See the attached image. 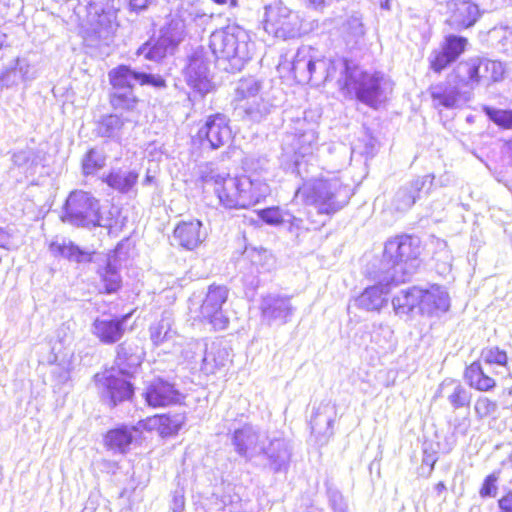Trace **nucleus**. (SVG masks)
Masks as SVG:
<instances>
[{
	"instance_id": "f257e3e1",
	"label": "nucleus",
	"mask_w": 512,
	"mask_h": 512,
	"mask_svg": "<svg viewBox=\"0 0 512 512\" xmlns=\"http://www.w3.org/2000/svg\"><path fill=\"white\" fill-rule=\"evenodd\" d=\"M202 182L214 187L219 202L226 208H249L270 193L267 182L259 175L231 177L214 170L201 172Z\"/></svg>"
},
{
	"instance_id": "f03ea898",
	"label": "nucleus",
	"mask_w": 512,
	"mask_h": 512,
	"mask_svg": "<svg viewBox=\"0 0 512 512\" xmlns=\"http://www.w3.org/2000/svg\"><path fill=\"white\" fill-rule=\"evenodd\" d=\"M336 65L341 73L338 79L341 90L371 108L377 109L385 103L393 91L392 80L382 72L351 67L345 59H338L333 67Z\"/></svg>"
},
{
	"instance_id": "7ed1b4c3",
	"label": "nucleus",
	"mask_w": 512,
	"mask_h": 512,
	"mask_svg": "<svg viewBox=\"0 0 512 512\" xmlns=\"http://www.w3.org/2000/svg\"><path fill=\"white\" fill-rule=\"evenodd\" d=\"M420 254L419 241L408 235L390 239L386 242L380 261V283L399 284L408 280Z\"/></svg>"
},
{
	"instance_id": "20e7f679",
	"label": "nucleus",
	"mask_w": 512,
	"mask_h": 512,
	"mask_svg": "<svg viewBox=\"0 0 512 512\" xmlns=\"http://www.w3.org/2000/svg\"><path fill=\"white\" fill-rule=\"evenodd\" d=\"M209 47L218 61L229 64L224 69L231 71H240L251 59L254 50L248 32L237 25H229L213 32Z\"/></svg>"
},
{
	"instance_id": "39448f33",
	"label": "nucleus",
	"mask_w": 512,
	"mask_h": 512,
	"mask_svg": "<svg viewBox=\"0 0 512 512\" xmlns=\"http://www.w3.org/2000/svg\"><path fill=\"white\" fill-rule=\"evenodd\" d=\"M109 80L115 90L111 96L112 106L115 109L128 111L133 110L138 102L132 91L135 83L151 85L155 88L166 86L165 80L161 76L138 72L125 65L111 70Z\"/></svg>"
},
{
	"instance_id": "423d86ee",
	"label": "nucleus",
	"mask_w": 512,
	"mask_h": 512,
	"mask_svg": "<svg viewBox=\"0 0 512 512\" xmlns=\"http://www.w3.org/2000/svg\"><path fill=\"white\" fill-rule=\"evenodd\" d=\"M294 199L314 206L320 214H333L347 203V189L337 180L305 182L295 192Z\"/></svg>"
},
{
	"instance_id": "0eeeda50",
	"label": "nucleus",
	"mask_w": 512,
	"mask_h": 512,
	"mask_svg": "<svg viewBox=\"0 0 512 512\" xmlns=\"http://www.w3.org/2000/svg\"><path fill=\"white\" fill-rule=\"evenodd\" d=\"M337 60H327L318 56V52L311 46H301L292 61V72L299 83L318 84L335 76L339 67L333 65Z\"/></svg>"
},
{
	"instance_id": "6e6552de",
	"label": "nucleus",
	"mask_w": 512,
	"mask_h": 512,
	"mask_svg": "<svg viewBox=\"0 0 512 512\" xmlns=\"http://www.w3.org/2000/svg\"><path fill=\"white\" fill-rule=\"evenodd\" d=\"M99 202L90 193L84 191L71 192L66 200L64 214L61 219L75 226L100 225Z\"/></svg>"
},
{
	"instance_id": "1a4fd4ad",
	"label": "nucleus",
	"mask_w": 512,
	"mask_h": 512,
	"mask_svg": "<svg viewBox=\"0 0 512 512\" xmlns=\"http://www.w3.org/2000/svg\"><path fill=\"white\" fill-rule=\"evenodd\" d=\"M264 29L276 38H295L301 34V19L281 1H275L265 8Z\"/></svg>"
},
{
	"instance_id": "9d476101",
	"label": "nucleus",
	"mask_w": 512,
	"mask_h": 512,
	"mask_svg": "<svg viewBox=\"0 0 512 512\" xmlns=\"http://www.w3.org/2000/svg\"><path fill=\"white\" fill-rule=\"evenodd\" d=\"M183 38L184 23L173 20L160 30L158 38H152L140 46L136 54L147 60L159 62L167 55L173 54Z\"/></svg>"
},
{
	"instance_id": "9b49d317",
	"label": "nucleus",
	"mask_w": 512,
	"mask_h": 512,
	"mask_svg": "<svg viewBox=\"0 0 512 512\" xmlns=\"http://www.w3.org/2000/svg\"><path fill=\"white\" fill-rule=\"evenodd\" d=\"M229 289L225 285L211 284L199 308V318L207 321L215 330L228 327L229 319L224 315L223 305L226 303Z\"/></svg>"
},
{
	"instance_id": "f8f14e48",
	"label": "nucleus",
	"mask_w": 512,
	"mask_h": 512,
	"mask_svg": "<svg viewBox=\"0 0 512 512\" xmlns=\"http://www.w3.org/2000/svg\"><path fill=\"white\" fill-rule=\"evenodd\" d=\"M469 41L466 37L456 34L444 35L439 47L431 51L428 61L431 70L440 73L466 51Z\"/></svg>"
},
{
	"instance_id": "ddd939ff",
	"label": "nucleus",
	"mask_w": 512,
	"mask_h": 512,
	"mask_svg": "<svg viewBox=\"0 0 512 512\" xmlns=\"http://www.w3.org/2000/svg\"><path fill=\"white\" fill-rule=\"evenodd\" d=\"M231 440L236 453L251 460L262 454L268 434L251 424H245L234 430Z\"/></svg>"
},
{
	"instance_id": "4468645a",
	"label": "nucleus",
	"mask_w": 512,
	"mask_h": 512,
	"mask_svg": "<svg viewBox=\"0 0 512 512\" xmlns=\"http://www.w3.org/2000/svg\"><path fill=\"white\" fill-rule=\"evenodd\" d=\"M260 311L263 319L267 321L268 324L279 323L283 325L290 321L295 308L289 296L279 293H269L262 297Z\"/></svg>"
},
{
	"instance_id": "2eb2a0df",
	"label": "nucleus",
	"mask_w": 512,
	"mask_h": 512,
	"mask_svg": "<svg viewBox=\"0 0 512 512\" xmlns=\"http://www.w3.org/2000/svg\"><path fill=\"white\" fill-rule=\"evenodd\" d=\"M197 135L202 144L207 142L211 149H218L232 138L229 119L224 114L211 115L206 119Z\"/></svg>"
},
{
	"instance_id": "dca6fc26",
	"label": "nucleus",
	"mask_w": 512,
	"mask_h": 512,
	"mask_svg": "<svg viewBox=\"0 0 512 512\" xmlns=\"http://www.w3.org/2000/svg\"><path fill=\"white\" fill-rule=\"evenodd\" d=\"M447 9L445 24L455 31L472 27L481 16L479 7L469 0H450Z\"/></svg>"
},
{
	"instance_id": "f3484780",
	"label": "nucleus",
	"mask_w": 512,
	"mask_h": 512,
	"mask_svg": "<svg viewBox=\"0 0 512 512\" xmlns=\"http://www.w3.org/2000/svg\"><path fill=\"white\" fill-rule=\"evenodd\" d=\"M261 455L265 456L267 466L271 471L286 473L290 466L292 448L286 439L268 435Z\"/></svg>"
},
{
	"instance_id": "a211bd4d",
	"label": "nucleus",
	"mask_w": 512,
	"mask_h": 512,
	"mask_svg": "<svg viewBox=\"0 0 512 512\" xmlns=\"http://www.w3.org/2000/svg\"><path fill=\"white\" fill-rule=\"evenodd\" d=\"M146 403L153 408L166 407L180 402L182 394L174 384L162 378L151 380L144 392Z\"/></svg>"
},
{
	"instance_id": "6ab92c4d",
	"label": "nucleus",
	"mask_w": 512,
	"mask_h": 512,
	"mask_svg": "<svg viewBox=\"0 0 512 512\" xmlns=\"http://www.w3.org/2000/svg\"><path fill=\"white\" fill-rule=\"evenodd\" d=\"M207 236V229L198 219L183 220L173 231L174 240L186 250H194L205 241Z\"/></svg>"
},
{
	"instance_id": "aec40b11",
	"label": "nucleus",
	"mask_w": 512,
	"mask_h": 512,
	"mask_svg": "<svg viewBox=\"0 0 512 512\" xmlns=\"http://www.w3.org/2000/svg\"><path fill=\"white\" fill-rule=\"evenodd\" d=\"M317 136L305 120H297L294 132L285 138V143L290 145L296 155L305 157L314 151Z\"/></svg>"
},
{
	"instance_id": "412c9836",
	"label": "nucleus",
	"mask_w": 512,
	"mask_h": 512,
	"mask_svg": "<svg viewBox=\"0 0 512 512\" xmlns=\"http://www.w3.org/2000/svg\"><path fill=\"white\" fill-rule=\"evenodd\" d=\"M99 382L102 387V397L108 400L111 406H116L117 403L128 400L133 395L132 384L113 372L103 376Z\"/></svg>"
},
{
	"instance_id": "4be33fe9",
	"label": "nucleus",
	"mask_w": 512,
	"mask_h": 512,
	"mask_svg": "<svg viewBox=\"0 0 512 512\" xmlns=\"http://www.w3.org/2000/svg\"><path fill=\"white\" fill-rule=\"evenodd\" d=\"M435 107L455 109L465 104L469 98L460 92L457 86L449 82H440L429 89Z\"/></svg>"
},
{
	"instance_id": "5701e85b",
	"label": "nucleus",
	"mask_w": 512,
	"mask_h": 512,
	"mask_svg": "<svg viewBox=\"0 0 512 512\" xmlns=\"http://www.w3.org/2000/svg\"><path fill=\"white\" fill-rule=\"evenodd\" d=\"M91 9L95 18L93 19L95 32L104 39L112 36L119 27L117 20L118 9L113 4L110 5L108 3L105 6L94 5ZM90 14L92 15V11Z\"/></svg>"
},
{
	"instance_id": "b1692460",
	"label": "nucleus",
	"mask_w": 512,
	"mask_h": 512,
	"mask_svg": "<svg viewBox=\"0 0 512 512\" xmlns=\"http://www.w3.org/2000/svg\"><path fill=\"white\" fill-rule=\"evenodd\" d=\"M380 275L381 272H375L374 280L377 281V284L366 288L355 300L359 308L367 311H378L386 303V296L393 284H381L379 279Z\"/></svg>"
},
{
	"instance_id": "393cba45",
	"label": "nucleus",
	"mask_w": 512,
	"mask_h": 512,
	"mask_svg": "<svg viewBox=\"0 0 512 512\" xmlns=\"http://www.w3.org/2000/svg\"><path fill=\"white\" fill-rule=\"evenodd\" d=\"M336 417L335 406L327 403H321L311 417L310 425L312 433L325 441L333 435V423Z\"/></svg>"
},
{
	"instance_id": "a878e982",
	"label": "nucleus",
	"mask_w": 512,
	"mask_h": 512,
	"mask_svg": "<svg viewBox=\"0 0 512 512\" xmlns=\"http://www.w3.org/2000/svg\"><path fill=\"white\" fill-rule=\"evenodd\" d=\"M186 79L188 85L202 95L208 93L212 88L208 64L199 56L190 59L186 70Z\"/></svg>"
},
{
	"instance_id": "bb28decb",
	"label": "nucleus",
	"mask_w": 512,
	"mask_h": 512,
	"mask_svg": "<svg viewBox=\"0 0 512 512\" xmlns=\"http://www.w3.org/2000/svg\"><path fill=\"white\" fill-rule=\"evenodd\" d=\"M450 307V297L448 292L439 285H432L428 289L421 288L422 313L434 314L436 312H446Z\"/></svg>"
},
{
	"instance_id": "cd10ccee",
	"label": "nucleus",
	"mask_w": 512,
	"mask_h": 512,
	"mask_svg": "<svg viewBox=\"0 0 512 512\" xmlns=\"http://www.w3.org/2000/svg\"><path fill=\"white\" fill-rule=\"evenodd\" d=\"M129 315L117 319H96L93 323V334L105 344L119 341L125 332L124 324Z\"/></svg>"
},
{
	"instance_id": "c85d7f7f",
	"label": "nucleus",
	"mask_w": 512,
	"mask_h": 512,
	"mask_svg": "<svg viewBox=\"0 0 512 512\" xmlns=\"http://www.w3.org/2000/svg\"><path fill=\"white\" fill-rule=\"evenodd\" d=\"M427 182V177H417L412 181L401 186L392 201V205L397 211H406L410 209L420 197Z\"/></svg>"
},
{
	"instance_id": "c756f323",
	"label": "nucleus",
	"mask_w": 512,
	"mask_h": 512,
	"mask_svg": "<svg viewBox=\"0 0 512 512\" xmlns=\"http://www.w3.org/2000/svg\"><path fill=\"white\" fill-rule=\"evenodd\" d=\"M36 72L26 59L17 58L14 64L0 74V83L7 88L32 81Z\"/></svg>"
},
{
	"instance_id": "7c9ffc66",
	"label": "nucleus",
	"mask_w": 512,
	"mask_h": 512,
	"mask_svg": "<svg viewBox=\"0 0 512 512\" xmlns=\"http://www.w3.org/2000/svg\"><path fill=\"white\" fill-rule=\"evenodd\" d=\"M142 362V353L138 351L137 347L121 343L117 346V355L115 364L118 371L123 376L130 377Z\"/></svg>"
},
{
	"instance_id": "2f4dec72",
	"label": "nucleus",
	"mask_w": 512,
	"mask_h": 512,
	"mask_svg": "<svg viewBox=\"0 0 512 512\" xmlns=\"http://www.w3.org/2000/svg\"><path fill=\"white\" fill-rule=\"evenodd\" d=\"M491 373L480 361H476L466 368L464 375L470 387L479 391H490L496 386V380Z\"/></svg>"
},
{
	"instance_id": "473e14b6",
	"label": "nucleus",
	"mask_w": 512,
	"mask_h": 512,
	"mask_svg": "<svg viewBox=\"0 0 512 512\" xmlns=\"http://www.w3.org/2000/svg\"><path fill=\"white\" fill-rule=\"evenodd\" d=\"M275 96L270 92L261 93L256 100L247 102L241 110L252 121L260 122L277 107Z\"/></svg>"
},
{
	"instance_id": "72a5a7b5",
	"label": "nucleus",
	"mask_w": 512,
	"mask_h": 512,
	"mask_svg": "<svg viewBox=\"0 0 512 512\" xmlns=\"http://www.w3.org/2000/svg\"><path fill=\"white\" fill-rule=\"evenodd\" d=\"M50 253L56 258H65L75 262H86L91 260V254L81 250L72 241L64 238H56L49 244Z\"/></svg>"
},
{
	"instance_id": "f704fd0d",
	"label": "nucleus",
	"mask_w": 512,
	"mask_h": 512,
	"mask_svg": "<svg viewBox=\"0 0 512 512\" xmlns=\"http://www.w3.org/2000/svg\"><path fill=\"white\" fill-rule=\"evenodd\" d=\"M261 93H265L262 81L254 77L240 79L234 93L236 108L242 110L247 102L256 100Z\"/></svg>"
},
{
	"instance_id": "c9c22d12",
	"label": "nucleus",
	"mask_w": 512,
	"mask_h": 512,
	"mask_svg": "<svg viewBox=\"0 0 512 512\" xmlns=\"http://www.w3.org/2000/svg\"><path fill=\"white\" fill-rule=\"evenodd\" d=\"M184 423V416L181 414L155 415L146 420L145 427L149 430H156L162 437L176 434Z\"/></svg>"
},
{
	"instance_id": "e433bc0d",
	"label": "nucleus",
	"mask_w": 512,
	"mask_h": 512,
	"mask_svg": "<svg viewBox=\"0 0 512 512\" xmlns=\"http://www.w3.org/2000/svg\"><path fill=\"white\" fill-rule=\"evenodd\" d=\"M438 394L446 397L454 409L468 406L471 400V393L453 380H444L439 386Z\"/></svg>"
},
{
	"instance_id": "4c0bfd02",
	"label": "nucleus",
	"mask_w": 512,
	"mask_h": 512,
	"mask_svg": "<svg viewBox=\"0 0 512 512\" xmlns=\"http://www.w3.org/2000/svg\"><path fill=\"white\" fill-rule=\"evenodd\" d=\"M139 172L137 170L115 169L105 178L104 182L112 189L127 194L133 190L138 182Z\"/></svg>"
},
{
	"instance_id": "58836bf2",
	"label": "nucleus",
	"mask_w": 512,
	"mask_h": 512,
	"mask_svg": "<svg viewBox=\"0 0 512 512\" xmlns=\"http://www.w3.org/2000/svg\"><path fill=\"white\" fill-rule=\"evenodd\" d=\"M149 332L150 339L156 346L172 342L177 337V332L173 328V319L167 312L162 314L159 321L150 326Z\"/></svg>"
},
{
	"instance_id": "ea45409f",
	"label": "nucleus",
	"mask_w": 512,
	"mask_h": 512,
	"mask_svg": "<svg viewBox=\"0 0 512 512\" xmlns=\"http://www.w3.org/2000/svg\"><path fill=\"white\" fill-rule=\"evenodd\" d=\"M339 33L346 45L353 47L359 44L365 35V28L361 16L353 14L347 17L342 22Z\"/></svg>"
},
{
	"instance_id": "a19ab883",
	"label": "nucleus",
	"mask_w": 512,
	"mask_h": 512,
	"mask_svg": "<svg viewBox=\"0 0 512 512\" xmlns=\"http://www.w3.org/2000/svg\"><path fill=\"white\" fill-rule=\"evenodd\" d=\"M137 433L138 430L135 427L121 426L107 433L106 443L110 449L125 453Z\"/></svg>"
},
{
	"instance_id": "79ce46f5",
	"label": "nucleus",
	"mask_w": 512,
	"mask_h": 512,
	"mask_svg": "<svg viewBox=\"0 0 512 512\" xmlns=\"http://www.w3.org/2000/svg\"><path fill=\"white\" fill-rule=\"evenodd\" d=\"M480 57H471L461 61L454 69L456 77L466 85L478 84L480 82Z\"/></svg>"
},
{
	"instance_id": "37998d69",
	"label": "nucleus",
	"mask_w": 512,
	"mask_h": 512,
	"mask_svg": "<svg viewBox=\"0 0 512 512\" xmlns=\"http://www.w3.org/2000/svg\"><path fill=\"white\" fill-rule=\"evenodd\" d=\"M392 304L397 313L407 314L415 307L420 308L421 288L412 287L408 290H401L392 300Z\"/></svg>"
},
{
	"instance_id": "c03bdc74",
	"label": "nucleus",
	"mask_w": 512,
	"mask_h": 512,
	"mask_svg": "<svg viewBox=\"0 0 512 512\" xmlns=\"http://www.w3.org/2000/svg\"><path fill=\"white\" fill-rule=\"evenodd\" d=\"M123 125V119L118 115L111 114L101 119L97 125L96 131L101 137L117 138L120 135Z\"/></svg>"
},
{
	"instance_id": "a18cd8bd",
	"label": "nucleus",
	"mask_w": 512,
	"mask_h": 512,
	"mask_svg": "<svg viewBox=\"0 0 512 512\" xmlns=\"http://www.w3.org/2000/svg\"><path fill=\"white\" fill-rule=\"evenodd\" d=\"M503 74L504 67L501 62L481 58L480 81L497 82L502 79Z\"/></svg>"
},
{
	"instance_id": "49530a36",
	"label": "nucleus",
	"mask_w": 512,
	"mask_h": 512,
	"mask_svg": "<svg viewBox=\"0 0 512 512\" xmlns=\"http://www.w3.org/2000/svg\"><path fill=\"white\" fill-rule=\"evenodd\" d=\"M260 218L269 225H280L283 223H292L298 221L290 213L282 211L278 207H270L259 211Z\"/></svg>"
},
{
	"instance_id": "de8ad7c7",
	"label": "nucleus",
	"mask_w": 512,
	"mask_h": 512,
	"mask_svg": "<svg viewBox=\"0 0 512 512\" xmlns=\"http://www.w3.org/2000/svg\"><path fill=\"white\" fill-rule=\"evenodd\" d=\"M105 155L96 149H90L82 159V171L84 175H92L104 167Z\"/></svg>"
},
{
	"instance_id": "09e8293b",
	"label": "nucleus",
	"mask_w": 512,
	"mask_h": 512,
	"mask_svg": "<svg viewBox=\"0 0 512 512\" xmlns=\"http://www.w3.org/2000/svg\"><path fill=\"white\" fill-rule=\"evenodd\" d=\"M482 109L489 120H491L497 126L507 130L512 129V109L504 110L490 106H483Z\"/></svg>"
},
{
	"instance_id": "8fccbe9b",
	"label": "nucleus",
	"mask_w": 512,
	"mask_h": 512,
	"mask_svg": "<svg viewBox=\"0 0 512 512\" xmlns=\"http://www.w3.org/2000/svg\"><path fill=\"white\" fill-rule=\"evenodd\" d=\"M376 139L367 131L352 146V153H358L365 157H372L376 151Z\"/></svg>"
},
{
	"instance_id": "3c124183",
	"label": "nucleus",
	"mask_w": 512,
	"mask_h": 512,
	"mask_svg": "<svg viewBox=\"0 0 512 512\" xmlns=\"http://www.w3.org/2000/svg\"><path fill=\"white\" fill-rule=\"evenodd\" d=\"M102 282L107 293L116 292L121 286V277L117 269L108 262L101 272Z\"/></svg>"
},
{
	"instance_id": "603ef678",
	"label": "nucleus",
	"mask_w": 512,
	"mask_h": 512,
	"mask_svg": "<svg viewBox=\"0 0 512 512\" xmlns=\"http://www.w3.org/2000/svg\"><path fill=\"white\" fill-rule=\"evenodd\" d=\"M507 354L504 350L498 347H487L481 352V360L486 366L496 364L498 366H505L507 364Z\"/></svg>"
},
{
	"instance_id": "864d4df0",
	"label": "nucleus",
	"mask_w": 512,
	"mask_h": 512,
	"mask_svg": "<svg viewBox=\"0 0 512 512\" xmlns=\"http://www.w3.org/2000/svg\"><path fill=\"white\" fill-rule=\"evenodd\" d=\"M498 410L496 401L489 399L486 396L479 397L474 404V411L479 419H484L493 416Z\"/></svg>"
},
{
	"instance_id": "5fc2aeb1",
	"label": "nucleus",
	"mask_w": 512,
	"mask_h": 512,
	"mask_svg": "<svg viewBox=\"0 0 512 512\" xmlns=\"http://www.w3.org/2000/svg\"><path fill=\"white\" fill-rule=\"evenodd\" d=\"M498 480L499 476L497 473L489 474L483 481L482 486L479 490V494L482 498H494L498 492Z\"/></svg>"
},
{
	"instance_id": "6e6d98bb",
	"label": "nucleus",
	"mask_w": 512,
	"mask_h": 512,
	"mask_svg": "<svg viewBox=\"0 0 512 512\" xmlns=\"http://www.w3.org/2000/svg\"><path fill=\"white\" fill-rule=\"evenodd\" d=\"M393 337V331L388 326H374V329L371 333V339L374 343H376L379 347L385 348L387 344L390 343Z\"/></svg>"
},
{
	"instance_id": "4d7b16f0",
	"label": "nucleus",
	"mask_w": 512,
	"mask_h": 512,
	"mask_svg": "<svg viewBox=\"0 0 512 512\" xmlns=\"http://www.w3.org/2000/svg\"><path fill=\"white\" fill-rule=\"evenodd\" d=\"M327 495L329 499V505L333 512H347V503L340 491L329 487L327 489Z\"/></svg>"
},
{
	"instance_id": "13d9d810",
	"label": "nucleus",
	"mask_w": 512,
	"mask_h": 512,
	"mask_svg": "<svg viewBox=\"0 0 512 512\" xmlns=\"http://www.w3.org/2000/svg\"><path fill=\"white\" fill-rule=\"evenodd\" d=\"M128 4V8L132 12H141L145 10L153 0H125Z\"/></svg>"
},
{
	"instance_id": "bf43d9fd",
	"label": "nucleus",
	"mask_w": 512,
	"mask_h": 512,
	"mask_svg": "<svg viewBox=\"0 0 512 512\" xmlns=\"http://www.w3.org/2000/svg\"><path fill=\"white\" fill-rule=\"evenodd\" d=\"M500 512H512V490L498 500Z\"/></svg>"
},
{
	"instance_id": "052dcab7",
	"label": "nucleus",
	"mask_w": 512,
	"mask_h": 512,
	"mask_svg": "<svg viewBox=\"0 0 512 512\" xmlns=\"http://www.w3.org/2000/svg\"><path fill=\"white\" fill-rule=\"evenodd\" d=\"M218 365H219L218 363L212 364L209 361V357L207 355H205L202 359L201 370L204 371L206 374L214 373L215 368L218 367Z\"/></svg>"
},
{
	"instance_id": "680f3d73",
	"label": "nucleus",
	"mask_w": 512,
	"mask_h": 512,
	"mask_svg": "<svg viewBox=\"0 0 512 512\" xmlns=\"http://www.w3.org/2000/svg\"><path fill=\"white\" fill-rule=\"evenodd\" d=\"M334 0H304L305 4L315 9L323 8L325 5L333 2Z\"/></svg>"
},
{
	"instance_id": "e2e57ef3",
	"label": "nucleus",
	"mask_w": 512,
	"mask_h": 512,
	"mask_svg": "<svg viewBox=\"0 0 512 512\" xmlns=\"http://www.w3.org/2000/svg\"><path fill=\"white\" fill-rule=\"evenodd\" d=\"M183 508H184V498H183V496H175L174 497L173 511L174 512H182Z\"/></svg>"
},
{
	"instance_id": "0e129e2a",
	"label": "nucleus",
	"mask_w": 512,
	"mask_h": 512,
	"mask_svg": "<svg viewBox=\"0 0 512 512\" xmlns=\"http://www.w3.org/2000/svg\"><path fill=\"white\" fill-rule=\"evenodd\" d=\"M436 461L437 459L434 457L433 454H425L422 463L428 465L430 467V471H432Z\"/></svg>"
},
{
	"instance_id": "69168bd1",
	"label": "nucleus",
	"mask_w": 512,
	"mask_h": 512,
	"mask_svg": "<svg viewBox=\"0 0 512 512\" xmlns=\"http://www.w3.org/2000/svg\"><path fill=\"white\" fill-rule=\"evenodd\" d=\"M266 257H267V251H263L262 253L258 252V251H254L251 254V261H252L253 264L258 265L259 264V260L261 258H266Z\"/></svg>"
},
{
	"instance_id": "338daca9",
	"label": "nucleus",
	"mask_w": 512,
	"mask_h": 512,
	"mask_svg": "<svg viewBox=\"0 0 512 512\" xmlns=\"http://www.w3.org/2000/svg\"><path fill=\"white\" fill-rule=\"evenodd\" d=\"M12 159L16 165H21L23 162L27 160V157L25 152H18L13 155Z\"/></svg>"
},
{
	"instance_id": "774afa93",
	"label": "nucleus",
	"mask_w": 512,
	"mask_h": 512,
	"mask_svg": "<svg viewBox=\"0 0 512 512\" xmlns=\"http://www.w3.org/2000/svg\"><path fill=\"white\" fill-rule=\"evenodd\" d=\"M213 2L219 5L228 4L230 7H235L237 3L236 0H213Z\"/></svg>"
}]
</instances>
